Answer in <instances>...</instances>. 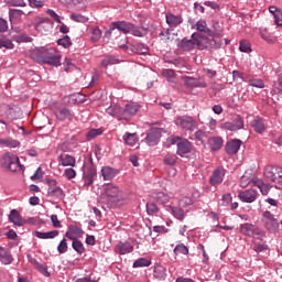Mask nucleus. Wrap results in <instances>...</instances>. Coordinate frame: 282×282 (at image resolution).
<instances>
[{"mask_svg":"<svg viewBox=\"0 0 282 282\" xmlns=\"http://www.w3.org/2000/svg\"><path fill=\"white\" fill-rule=\"evenodd\" d=\"M31 58L40 65H52L53 67H61V53H58V51L53 47H36L31 52Z\"/></svg>","mask_w":282,"mask_h":282,"instance_id":"1","label":"nucleus"},{"mask_svg":"<svg viewBox=\"0 0 282 282\" xmlns=\"http://www.w3.org/2000/svg\"><path fill=\"white\" fill-rule=\"evenodd\" d=\"M101 199H104L108 206H118L123 199L122 191L113 184H106L101 188Z\"/></svg>","mask_w":282,"mask_h":282,"instance_id":"2","label":"nucleus"},{"mask_svg":"<svg viewBox=\"0 0 282 282\" xmlns=\"http://www.w3.org/2000/svg\"><path fill=\"white\" fill-rule=\"evenodd\" d=\"M0 164L2 169H6V171H10L11 173H21V171H25V167L21 164L19 155L12 152L3 153L0 158Z\"/></svg>","mask_w":282,"mask_h":282,"instance_id":"3","label":"nucleus"},{"mask_svg":"<svg viewBox=\"0 0 282 282\" xmlns=\"http://www.w3.org/2000/svg\"><path fill=\"white\" fill-rule=\"evenodd\" d=\"M192 39H195L197 50H219L221 47L220 40L208 39L199 33H193Z\"/></svg>","mask_w":282,"mask_h":282,"instance_id":"4","label":"nucleus"},{"mask_svg":"<svg viewBox=\"0 0 282 282\" xmlns=\"http://www.w3.org/2000/svg\"><path fill=\"white\" fill-rule=\"evenodd\" d=\"M263 176L265 177V180H268V182H272L275 188L282 187V169L280 166H265Z\"/></svg>","mask_w":282,"mask_h":282,"instance_id":"5","label":"nucleus"},{"mask_svg":"<svg viewBox=\"0 0 282 282\" xmlns=\"http://www.w3.org/2000/svg\"><path fill=\"white\" fill-rule=\"evenodd\" d=\"M176 127H180L183 131H195V128L197 127V121L195 118L191 116H180L175 120Z\"/></svg>","mask_w":282,"mask_h":282,"instance_id":"6","label":"nucleus"},{"mask_svg":"<svg viewBox=\"0 0 282 282\" xmlns=\"http://www.w3.org/2000/svg\"><path fill=\"white\" fill-rule=\"evenodd\" d=\"M240 232L247 237H257V239H263L265 237V231L248 223L240 226Z\"/></svg>","mask_w":282,"mask_h":282,"instance_id":"7","label":"nucleus"},{"mask_svg":"<svg viewBox=\"0 0 282 282\" xmlns=\"http://www.w3.org/2000/svg\"><path fill=\"white\" fill-rule=\"evenodd\" d=\"M113 30H118L123 34H130L131 30H133V24L123 21L112 22L110 29L105 33V37L110 39Z\"/></svg>","mask_w":282,"mask_h":282,"instance_id":"8","label":"nucleus"},{"mask_svg":"<svg viewBox=\"0 0 282 282\" xmlns=\"http://www.w3.org/2000/svg\"><path fill=\"white\" fill-rule=\"evenodd\" d=\"M262 224L269 232H276L279 230V220L270 212H264L262 215Z\"/></svg>","mask_w":282,"mask_h":282,"instance_id":"9","label":"nucleus"},{"mask_svg":"<svg viewBox=\"0 0 282 282\" xmlns=\"http://www.w3.org/2000/svg\"><path fill=\"white\" fill-rule=\"evenodd\" d=\"M54 116L56 117L59 122H65V120H68V122H72L74 120V113L72 110L65 106L58 107L54 110Z\"/></svg>","mask_w":282,"mask_h":282,"instance_id":"10","label":"nucleus"},{"mask_svg":"<svg viewBox=\"0 0 282 282\" xmlns=\"http://www.w3.org/2000/svg\"><path fill=\"white\" fill-rule=\"evenodd\" d=\"M243 118L241 116H237L234 121H226L221 124V129L225 131H239L243 129Z\"/></svg>","mask_w":282,"mask_h":282,"instance_id":"11","label":"nucleus"},{"mask_svg":"<svg viewBox=\"0 0 282 282\" xmlns=\"http://www.w3.org/2000/svg\"><path fill=\"white\" fill-rule=\"evenodd\" d=\"M84 180L87 186H91L94 184V177H96V167L94 163H86L83 167Z\"/></svg>","mask_w":282,"mask_h":282,"instance_id":"12","label":"nucleus"},{"mask_svg":"<svg viewBox=\"0 0 282 282\" xmlns=\"http://www.w3.org/2000/svg\"><path fill=\"white\" fill-rule=\"evenodd\" d=\"M238 197L240 202H243L245 204H252L253 202H257V198L259 197V192L252 188L241 191L239 192Z\"/></svg>","mask_w":282,"mask_h":282,"instance_id":"13","label":"nucleus"},{"mask_svg":"<svg viewBox=\"0 0 282 282\" xmlns=\"http://www.w3.org/2000/svg\"><path fill=\"white\" fill-rule=\"evenodd\" d=\"M224 177H226V170L224 167H217L209 177V184L212 186H219L224 182Z\"/></svg>","mask_w":282,"mask_h":282,"instance_id":"14","label":"nucleus"},{"mask_svg":"<svg viewBox=\"0 0 282 282\" xmlns=\"http://www.w3.org/2000/svg\"><path fill=\"white\" fill-rule=\"evenodd\" d=\"M191 151H193V143H191V141H188L187 139L181 140L177 143L176 153L181 158H186V155H188V153H191Z\"/></svg>","mask_w":282,"mask_h":282,"instance_id":"15","label":"nucleus"},{"mask_svg":"<svg viewBox=\"0 0 282 282\" xmlns=\"http://www.w3.org/2000/svg\"><path fill=\"white\" fill-rule=\"evenodd\" d=\"M140 110V105L135 102L127 104L124 108H121L122 120H129L131 116H135Z\"/></svg>","mask_w":282,"mask_h":282,"instance_id":"16","label":"nucleus"},{"mask_svg":"<svg viewBox=\"0 0 282 282\" xmlns=\"http://www.w3.org/2000/svg\"><path fill=\"white\" fill-rule=\"evenodd\" d=\"M161 135L162 134L160 132V129L158 128L150 129L145 138L147 144H149V147H155V144H158V142L160 141Z\"/></svg>","mask_w":282,"mask_h":282,"instance_id":"17","label":"nucleus"},{"mask_svg":"<svg viewBox=\"0 0 282 282\" xmlns=\"http://www.w3.org/2000/svg\"><path fill=\"white\" fill-rule=\"evenodd\" d=\"M165 21L169 28H171L172 30L174 28H177L178 25H182V23H184V19L182 18V15H175L172 12H167L165 14Z\"/></svg>","mask_w":282,"mask_h":282,"instance_id":"18","label":"nucleus"},{"mask_svg":"<svg viewBox=\"0 0 282 282\" xmlns=\"http://www.w3.org/2000/svg\"><path fill=\"white\" fill-rule=\"evenodd\" d=\"M165 208L169 213L173 215V217H175V219H178V221H184V217H186V214L188 213V210H185L181 206L173 207L171 205H167Z\"/></svg>","mask_w":282,"mask_h":282,"instance_id":"19","label":"nucleus"},{"mask_svg":"<svg viewBox=\"0 0 282 282\" xmlns=\"http://www.w3.org/2000/svg\"><path fill=\"white\" fill-rule=\"evenodd\" d=\"M14 261V257H12V252L10 249L6 247H0V262L2 265H11Z\"/></svg>","mask_w":282,"mask_h":282,"instance_id":"20","label":"nucleus"},{"mask_svg":"<svg viewBox=\"0 0 282 282\" xmlns=\"http://www.w3.org/2000/svg\"><path fill=\"white\" fill-rule=\"evenodd\" d=\"M241 149V140L235 139L226 143L225 151L228 155H236Z\"/></svg>","mask_w":282,"mask_h":282,"instance_id":"21","label":"nucleus"},{"mask_svg":"<svg viewBox=\"0 0 282 282\" xmlns=\"http://www.w3.org/2000/svg\"><path fill=\"white\" fill-rule=\"evenodd\" d=\"M66 239H69L70 241H76L83 237V229L70 226L68 230L65 234Z\"/></svg>","mask_w":282,"mask_h":282,"instance_id":"22","label":"nucleus"},{"mask_svg":"<svg viewBox=\"0 0 282 282\" xmlns=\"http://www.w3.org/2000/svg\"><path fill=\"white\" fill-rule=\"evenodd\" d=\"M57 161L62 166H76V158H74L73 155L69 154H59L57 156Z\"/></svg>","mask_w":282,"mask_h":282,"instance_id":"23","label":"nucleus"},{"mask_svg":"<svg viewBox=\"0 0 282 282\" xmlns=\"http://www.w3.org/2000/svg\"><path fill=\"white\" fill-rule=\"evenodd\" d=\"M9 220L15 226H25V219L21 217V214L17 209H12L9 214Z\"/></svg>","mask_w":282,"mask_h":282,"instance_id":"24","label":"nucleus"},{"mask_svg":"<svg viewBox=\"0 0 282 282\" xmlns=\"http://www.w3.org/2000/svg\"><path fill=\"white\" fill-rule=\"evenodd\" d=\"M106 113H108V116H112L113 118H118V120H122V118H124V115H122V108L116 104L108 107L106 109Z\"/></svg>","mask_w":282,"mask_h":282,"instance_id":"25","label":"nucleus"},{"mask_svg":"<svg viewBox=\"0 0 282 282\" xmlns=\"http://www.w3.org/2000/svg\"><path fill=\"white\" fill-rule=\"evenodd\" d=\"M47 196L55 199H65V192L58 186H50L47 189Z\"/></svg>","mask_w":282,"mask_h":282,"instance_id":"26","label":"nucleus"},{"mask_svg":"<svg viewBox=\"0 0 282 282\" xmlns=\"http://www.w3.org/2000/svg\"><path fill=\"white\" fill-rule=\"evenodd\" d=\"M251 127H252L253 131H256V133H263L267 129L265 121H263V119H261V117H256L251 121Z\"/></svg>","mask_w":282,"mask_h":282,"instance_id":"27","label":"nucleus"},{"mask_svg":"<svg viewBox=\"0 0 282 282\" xmlns=\"http://www.w3.org/2000/svg\"><path fill=\"white\" fill-rule=\"evenodd\" d=\"M207 142L212 151H219L224 147V139L221 137H212L207 139Z\"/></svg>","mask_w":282,"mask_h":282,"instance_id":"28","label":"nucleus"},{"mask_svg":"<svg viewBox=\"0 0 282 282\" xmlns=\"http://www.w3.org/2000/svg\"><path fill=\"white\" fill-rule=\"evenodd\" d=\"M47 25H50V19L48 18H41V17L35 18L34 29L37 32H43V30H46L45 28H47Z\"/></svg>","mask_w":282,"mask_h":282,"instance_id":"29","label":"nucleus"},{"mask_svg":"<svg viewBox=\"0 0 282 282\" xmlns=\"http://www.w3.org/2000/svg\"><path fill=\"white\" fill-rule=\"evenodd\" d=\"M101 175L105 181H110L113 180L116 175H118V171L115 170L113 167L105 166L101 169Z\"/></svg>","mask_w":282,"mask_h":282,"instance_id":"30","label":"nucleus"},{"mask_svg":"<svg viewBox=\"0 0 282 282\" xmlns=\"http://www.w3.org/2000/svg\"><path fill=\"white\" fill-rule=\"evenodd\" d=\"M195 47H197L195 37H192V40L183 39L181 42V50H184V52H191V50H195Z\"/></svg>","mask_w":282,"mask_h":282,"instance_id":"31","label":"nucleus"},{"mask_svg":"<svg viewBox=\"0 0 282 282\" xmlns=\"http://www.w3.org/2000/svg\"><path fill=\"white\" fill-rule=\"evenodd\" d=\"M195 29L197 30V32H203L204 34H208V36H213V31L208 29L206 20H198L195 23Z\"/></svg>","mask_w":282,"mask_h":282,"instance_id":"32","label":"nucleus"},{"mask_svg":"<svg viewBox=\"0 0 282 282\" xmlns=\"http://www.w3.org/2000/svg\"><path fill=\"white\" fill-rule=\"evenodd\" d=\"M153 276L154 279L163 281L164 279H166V268H164V265L162 264L154 265Z\"/></svg>","mask_w":282,"mask_h":282,"instance_id":"33","label":"nucleus"},{"mask_svg":"<svg viewBox=\"0 0 282 282\" xmlns=\"http://www.w3.org/2000/svg\"><path fill=\"white\" fill-rule=\"evenodd\" d=\"M0 147H7L8 149H18V147H21V142L12 138L0 139Z\"/></svg>","mask_w":282,"mask_h":282,"instance_id":"34","label":"nucleus"},{"mask_svg":"<svg viewBox=\"0 0 282 282\" xmlns=\"http://www.w3.org/2000/svg\"><path fill=\"white\" fill-rule=\"evenodd\" d=\"M35 237L37 239H55V237H58L59 232L58 230H52V231H35L34 232Z\"/></svg>","mask_w":282,"mask_h":282,"instance_id":"35","label":"nucleus"},{"mask_svg":"<svg viewBox=\"0 0 282 282\" xmlns=\"http://www.w3.org/2000/svg\"><path fill=\"white\" fill-rule=\"evenodd\" d=\"M117 250L119 254H129L130 252H133V247L129 242H119L117 245Z\"/></svg>","mask_w":282,"mask_h":282,"instance_id":"36","label":"nucleus"},{"mask_svg":"<svg viewBox=\"0 0 282 282\" xmlns=\"http://www.w3.org/2000/svg\"><path fill=\"white\" fill-rule=\"evenodd\" d=\"M123 140L128 147H135L138 144V133H126Z\"/></svg>","mask_w":282,"mask_h":282,"instance_id":"37","label":"nucleus"},{"mask_svg":"<svg viewBox=\"0 0 282 282\" xmlns=\"http://www.w3.org/2000/svg\"><path fill=\"white\" fill-rule=\"evenodd\" d=\"M31 263L34 265L35 270H39L44 276H50V271H47V265L41 264L36 259H31Z\"/></svg>","mask_w":282,"mask_h":282,"instance_id":"38","label":"nucleus"},{"mask_svg":"<svg viewBox=\"0 0 282 282\" xmlns=\"http://www.w3.org/2000/svg\"><path fill=\"white\" fill-rule=\"evenodd\" d=\"M102 37V31L98 26H94L90 29V41L91 43H98Z\"/></svg>","mask_w":282,"mask_h":282,"instance_id":"39","label":"nucleus"},{"mask_svg":"<svg viewBox=\"0 0 282 282\" xmlns=\"http://www.w3.org/2000/svg\"><path fill=\"white\" fill-rule=\"evenodd\" d=\"M153 199H155V202L158 204H169L171 197H169L164 192H158L156 194L153 195Z\"/></svg>","mask_w":282,"mask_h":282,"instance_id":"40","label":"nucleus"},{"mask_svg":"<svg viewBox=\"0 0 282 282\" xmlns=\"http://www.w3.org/2000/svg\"><path fill=\"white\" fill-rule=\"evenodd\" d=\"M162 76H164L169 83H177V77L175 76V70L173 69H163Z\"/></svg>","mask_w":282,"mask_h":282,"instance_id":"41","label":"nucleus"},{"mask_svg":"<svg viewBox=\"0 0 282 282\" xmlns=\"http://www.w3.org/2000/svg\"><path fill=\"white\" fill-rule=\"evenodd\" d=\"M72 248L77 252V254H85V245H83V241L78 240H72Z\"/></svg>","mask_w":282,"mask_h":282,"instance_id":"42","label":"nucleus"},{"mask_svg":"<svg viewBox=\"0 0 282 282\" xmlns=\"http://www.w3.org/2000/svg\"><path fill=\"white\" fill-rule=\"evenodd\" d=\"M151 265V260L147 258H139L132 264V268H149Z\"/></svg>","mask_w":282,"mask_h":282,"instance_id":"43","label":"nucleus"},{"mask_svg":"<svg viewBox=\"0 0 282 282\" xmlns=\"http://www.w3.org/2000/svg\"><path fill=\"white\" fill-rule=\"evenodd\" d=\"M14 50V44L12 43V40L8 37H0V50Z\"/></svg>","mask_w":282,"mask_h":282,"instance_id":"44","label":"nucleus"},{"mask_svg":"<svg viewBox=\"0 0 282 282\" xmlns=\"http://www.w3.org/2000/svg\"><path fill=\"white\" fill-rule=\"evenodd\" d=\"M135 54H149V47L142 43H137L132 46Z\"/></svg>","mask_w":282,"mask_h":282,"instance_id":"45","label":"nucleus"},{"mask_svg":"<svg viewBox=\"0 0 282 282\" xmlns=\"http://www.w3.org/2000/svg\"><path fill=\"white\" fill-rule=\"evenodd\" d=\"M273 94H276L278 96H281L282 98V76L278 77L276 82H273Z\"/></svg>","mask_w":282,"mask_h":282,"instance_id":"46","label":"nucleus"},{"mask_svg":"<svg viewBox=\"0 0 282 282\" xmlns=\"http://www.w3.org/2000/svg\"><path fill=\"white\" fill-rule=\"evenodd\" d=\"M161 41L169 43V41H173V35H171L170 29H163L159 34Z\"/></svg>","mask_w":282,"mask_h":282,"instance_id":"47","label":"nucleus"},{"mask_svg":"<svg viewBox=\"0 0 282 282\" xmlns=\"http://www.w3.org/2000/svg\"><path fill=\"white\" fill-rule=\"evenodd\" d=\"M57 45H61L67 50L72 47V39L68 35H65L64 37L57 40Z\"/></svg>","mask_w":282,"mask_h":282,"instance_id":"48","label":"nucleus"},{"mask_svg":"<svg viewBox=\"0 0 282 282\" xmlns=\"http://www.w3.org/2000/svg\"><path fill=\"white\" fill-rule=\"evenodd\" d=\"M254 184L260 189L262 195H268V193H270V185L263 183L262 181H257Z\"/></svg>","mask_w":282,"mask_h":282,"instance_id":"49","label":"nucleus"},{"mask_svg":"<svg viewBox=\"0 0 282 282\" xmlns=\"http://www.w3.org/2000/svg\"><path fill=\"white\" fill-rule=\"evenodd\" d=\"M195 140L200 144H205L206 140L208 141V135L203 130H198L195 132Z\"/></svg>","mask_w":282,"mask_h":282,"instance_id":"50","label":"nucleus"},{"mask_svg":"<svg viewBox=\"0 0 282 282\" xmlns=\"http://www.w3.org/2000/svg\"><path fill=\"white\" fill-rule=\"evenodd\" d=\"M178 206L181 208H188V206H193V198L185 196L178 200Z\"/></svg>","mask_w":282,"mask_h":282,"instance_id":"51","label":"nucleus"},{"mask_svg":"<svg viewBox=\"0 0 282 282\" xmlns=\"http://www.w3.org/2000/svg\"><path fill=\"white\" fill-rule=\"evenodd\" d=\"M70 19H72V21H75L76 23H87V21H89V18H87L83 14H77V13L70 14Z\"/></svg>","mask_w":282,"mask_h":282,"instance_id":"52","label":"nucleus"},{"mask_svg":"<svg viewBox=\"0 0 282 282\" xmlns=\"http://www.w3.org/2000/svg\"><path fill=\"white\" fill-rule=\"evenodd\" d=\"M67 250H68L67 239L63 238L57 246V252H58V254H65V252H67Z\"/></svg>","mask_w":282,"mask_h":282,"instance_id":"53","label":"nucleus"},{"mask_svg":"<svg viewBox=\"0 0 282 282\" xmlns=\"http://www.w3.org/2000/svg\"><path fill=\"white\" fill-rule=\"evenodd\" d=\"M147 213L148 215H158V213H160V208H158V205H155V203H148Z\"/></svg>","mask_w":282,"mask_h":282,"instance_id":"54","label":"nucleus"},{"mask_svg":"<svg viewBox=\"0 0 282 282\" xmlns=\"http://www.w3.org/2000/svg\"><path fill=\"white\" fill-rule=\"evenodd\" d=\"M249 85L250 87H257L258 89H264L265 88V84L263 83V79H250L249 80Z\"/></svg>","mask_w":282,"mask_h":282,"instance_id":"55","label":"nucleus"},{"mask_svg":"<svg viewBox=\"0 0 282 282\" xmlns=\"http://www.w3.org/2000/svg\"><path fill=\"white\" fill-rule=\"evenodd\" d=\"M23 14H25V13L19 9H10V11H9L10 19L19 20V19H21V17H23Z\"/></svg>","mask_w":282,"mask_h":282,"instance_id":"56","label":"nucleus"},{"mask_svg":"<svg viewBox=\"0 0 282 282\" xmlns=\"http://www.w3.org/2000/svg\"><path fill=\"white\" fill-rule=\"evenodd\" d=\"M118 63V59L115 56H107L101 61L102 67H109V65H116Z\"/></svg>","mask_w":282,"mask_h":282,"instance_id":"57","label":"nucleus"},{"mask_svg":"<svg viewBox=\"0 0 282 282\" xmlns=\"http://www.w3.org/2000/svg\"><path fill=\"white\" fill-rule=\"evenodd\" d=\"M239 50H240V52H245L246 54L252 52V48L250 47V42L242 40L240 42Z\"/></svg>","mask_w":282,"mask_h":282,"instance_id":"58","label":"nucleus"},{"mask_svg":"<svg viewBox=\"0 0 282 282\" xmlns=\"http://www.w3.org/2000/svg\"><path fill=\"white\" fill-rule=\"evenodd\" d=\"M98 135H102V129H91L87 133V140H94V138H98Z\"/></svg>","mask_w":282,"mask_h":282,"instance_id":"59","label":"nucleus"},{"mask_svg":"<svg viewBox=\"0 0 282 282\" xmlns=\"http://www.w3.org/2000/svg\"><path fill=\"white\" fill-rule=\"evenodd\" d=\"M174 254H188V247L184 245H177L174 248Z\"/></svg>","mask_w":282,"mask_h":282,"instance_id":"60","label":"nucleus"},{"mask_svg":"<svg viewBox=\"0 0 282 282\" xmlns=\"http://www.w3.org/2000/svg\"><path fill=\"white\" fill-rule=\"evenodd\" d=\"M177 162V156L175 154H167L164 158V164H167L169 166H173Z\"/></svg>","mask_w":282,"mask_h":282,"instance_id":"61","label":"nucleus"},{"mask_svg":"<svg viewBox=\"0 0 282 282\" xmlns=\"http://www.w3.org/2000/svg\"><path fill=\"white\" fill-rule=\"evenodd\" d=\"M130 34H132L133 36H144V29L132 24Z\"/></svg>","mask_w":282,"mask_h":282,"instance_id":"62","label":"nucleus"},{"mask_svg":"<svg viewBox=\"0 0 282 282\" xmlns=\"http://www.w3.org/2000/svg\"><path fill=\"white\" fill-rule=\"evenodd\" d=\"M46 14H48V17L53 18V20L56 23H62L61 15H58L54 10L47 9Z\"/></svg>","mask_w":282,"mask_h":282,"instance_id":"63","label":"nucleus"},{"mask_svg":"<svg viewBox=\"0 0 282 282\" xmlns=\"http://www.w3.org/2000/svg\"><path fill=\"white\" fill-rule=\"evenodd\" d=\"M273 19H274L275 25H279L281 28L282 26V12L279 11L278 13H275L273 15Z\"/></svg>","mask_w":282,"mask_h":282,"instance_id":"64","label":"nucleus"}]
</instances>
